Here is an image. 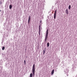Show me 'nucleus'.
Segmentation results:
<instances>
[{"label":"nucleus","instance_id":"nucleus-9","mask_svg":"<svg viewBox=\"0 0 77 77\" xmlns=\"http://www.w3.org/2000/svg\"><path fill=\"white\" fill-rule=\"evenodd\" d=\"M49 45H50V43H49V42H48L47 43V45L48 47H49Z\"/></svg>","mask_w":77,"mask_h":77},{"label":"nucleus","instance_id":"nucleus-11","mask_svg":"<svg viewBox=\"0 0 77 77\" xmlns=\"http://www.w3.org/2000/svg\"><path fill=\"white\" fill-rule=\"evenodd\" d=\"M5 47L3 46L2 48V50H5Z\"/></svg>","mask_w":77,"mask_h":77},{"label":"nucleus","instance_id":"nucleus-13","mask_svg":"<svg viewBox=\"0 0 77 77\" xmlns=\"http://www.w3.org/2000/svg\"><path fill=\"white\" fill-rule=\"evenodd\" d=\"M43 54H45V50H44L43 51Z\"/></svg>","mask_w":77,"mask_h":77},{"label":"nucleus","instance_id":"nucleus-12","mask_svg":"<svg viewBox=\"0 0 77 77\" xmlns=\"http://www.w3.org/2000/svg\"><path fill=\"white\" fill-rule=\"evenodd\" d=\"M68 8H69V9H71V5H69V6Z\"/></svg>","mask_w":77,"mask_h":77},{"label":"nucleus","instance_id":"nucleus-3","mask_svg":"<svg viewBox=\"0 0 77 77\" xmlns=\"http://www.w3.org/2000/svg\"><path fill=\"white\" fill-rule=\"evenodd\" d=\"M56 14H57L56 10H55L54 11V18L55 20L56 19Z\"/></svg>","mask_w":77,"mask_h":77},{"label":"nucleus","instance_id":"nucleus-17","mask_svg":"<svg viewBox=\"0 0 77 77\" xmlns=\"http://www.w3.org/2000/svg\"><path fill=\"white\" fill-rule=\"evenodd\" d=\"M1 11H2V10H0V12H1Z\"/></svg>","mask_w":77,"mask_h":77},{"label":"nucleus","instance_id":"nucleus-7","mask_svg":"<svg viewBox=\"0 0 77 77\" xmlns=\"http://www.w3.org/2000/svg\"><path fill=\"white\" fill-rule=\"evenodd\" d=\"M54 69H53L51 72V75H53V74H54Z\"/></svg>","mask_w":77,"mask_h":77},{"label":"nucleus","instance_id":"nucleus-16","mask_svg":"<svg viewBox=\"0 0 77 77\" xmlns=\"http://www.w3.org/2000/svg\"><path fill=\"white\" fill-rule=\"evenodd\" d=\"M40 23H42V21H40Z\"/></svg>","mask_w":77,"mask_h":77},{"label":"nucleus","instance_id":"nucleus-8","mask_svg":"<svg viewBox=\"0 0 77 77\" xmlns=\"http://www.w3.org/2000/svg\"><path fill=\"white\" fill-rule=\"evenodd\" d=\"M12 5H9V8L10 9H12Z\"/></svg>","mask_w":77,"mask_h":77},{"label":"nucleus","instance_id":"nucleus-1","mask_svg":"<svg viewBox=\"0 0 77 77\" xmlns=\"http://www.w3.org/2000/svg\"><path fill=\"white\" fill-rule=\"evenodd\" d=\"M35 64L33 65L32 68V73L33 75H35Z\"/></svg>","mask_w":77,"mask_h":77},{"label":"nucleus","instance_id":"nucleus-5","mask_svg":"<svg viewBox=\"0 0 77 77\" xmlns=\"http://www.w3.org/2000/svg\"><path fill=\"white\" fill-rule=\"evenodd\" d=\"M38 30V34H39V36H40V32H41V28H39Z\"/></svg>","mask_w":77,"mask_h":77},{"label":"nucleus","instance_id":"nucleus-14","mask_svg":"<svg viewBox=\"0 0 77 77\" xmlns=\"http://www.w3.org/2000/svg\"><path fill=\"white\" fill-rule=\"evenodd\" d=\"M24 63L25 65H26V60H25L24 61Z\"/></svg>","mask_w":77,"mask_h":77},{"label":"nucleus","instance_id":"nucleus-4","mask_svg":"<svg viewBox=\"0 0 77 77\" xmlns=\"http://www.w3.org/2000/svg\"><path fill=\"white\" fill-rule=\"evenodd\" d=\"M66 14L67 15H68V13H69V12H68V8H67L66 9Z\"/></svg>","mask_w":77,"mask_h":77},{"label":"nucleus","instance_id":"nucleus-15","mask_svg":"<svg viewBox=\"0 0 77 77\" xmlns=\"http://www.w3.org/2000/svg\"><path fill=\"white\" fill-rule=\"evenodd\" d=\"M41 25H39V28H41Z\"/></svg>","mask_w":77,"mask_h":77},{"label":"nucleus","instance_id":"nucleus-10","mask_svg":"<svg viewBox=\"0 0 77 77\" xmlns=\"http://www.w3.org/2000/svg\"><path fill=\"white\" fill-rule=\"evenodd\" d=\"M33 77V75H32V73H31L30 75V77Z\"/></svg>","mask_w":77,"mask_h":77},{"label":"nucleus","instance_id":"nucleus-2","mask_svg":"<svg viewBox=\"0 0 77 77\" xmlns=\"http://www.w3.org/2000/svg\"><path fill=\"white\" fill-rule=\"evenodd\" d=\"M48 29L46 31L45 42L47 41V38H48Z\"/></svg>","mask_w":77,"mask_h":77},{"label":"nucleus","instance_id":"nucleus-6","mask_svg":"<svg viewBox=\"0 0 77 77\" xmlns=\"http://www.w3.org/2000/svg\"><path fill=\"white\" fill-rule=\"evenodd\" d=\"M30 16H29V17L28 21V24H29V23H30Z\"/></svg>","mask_w":77,"mask_h":77}]
</instances>
